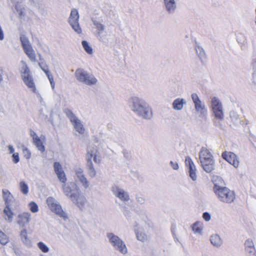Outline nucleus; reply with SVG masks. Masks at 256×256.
<instances>
[{
    "instance_id": "1",
    "label": "nucleus",
    "mask_w": 256,
    "mask_h": 256,
    "mask_svg": "<svg viewBox=\"0 0 256 256\" xmlns=\"http://www.w3.org/2000/svg\"><path fill=\"white\" fill-rule=\"evenodd\" d=\"M63 191L78 208H82L86 202L85 198L80 192L79 188L74 183L71 182L66 185L64 184Z\"/></svg>"
},
{
    "instance_id": "2",
    "label": "nucleus",
    "mask_w": 256,
    "mask_h": 256,
    "mask_svg": "<svg viewBox=\"0 0 256 256\" xmlns=\"http://www.w3.org/2000/svg\"><path fill=\"white\" fill-rule=\"evenodd\" d=\"M213 190L218 200L223 203L232 204L236 200V194L234 191L226 187L220 186L216 184Z\"/></svg>"
},
{
    "instance_id": "3",
    "label": "nucleus",
    "mask_w": 256,
    "mask_h": 256,
    "mask_svg": "<svg viewBox=\"0 0 256 256\" xmlns=\"http://www.w3.org/2000/svg\"><path fill=\"white\" fill-rule=\"evenodd\" d=\"M201 166L206 172H211L214 169V160L212 155L206 148H202L199 153Z\"/></svg>"
},
{
    "instance_id": "4",
    "label": "nucleus",
    "mask_w": 256,
    "mask_h": 256,
    "mask_svg": "<svg viewBox=\"0 0 256 256\" xmlns=\"http://www.w3.org/2000/svg\"><path fill=\"white\" fill-rule=\"evenodd\" d=\"M133 110L146 118H149L152 116L151 109L144 100L138 98H132Z\"/></svg>"
},
{
    "instance_id": "5",
    "label": "nucleus",
    "mask_w": 256,
    "mask_h": 256,
    "mask_svg": "<svg viewBox=\"0 0 256 256\" xmlns=\"http://www.w3.org/2000/svg\"><path fill=\"white\" fill-rule=\"evenodd\" d=\"M75 76L78 80L88 85L94 84L97 82V80L92 75L90 74L82 68L76 70Z\"/></svg>"
},
{
    "instance_id": "6",
    "label": "nucleus",
    "mask_w": 256,
    "mask_h": 256,
    "mask_svg": "<svg viewBox=\"0 0 256 256\" xmlns=\"http://www.w3.org/2000/svg\"><path fill=\"white\" fill-rule=\"evenodd\" d=\"M22 77L24 84L28 87L31 88L34 92H36V88L32 78L30 74V70L26 64L21 70Z\"/></svg>"
},
{
    "instance_id": "7",
    "label": "nucleus",
    "mask_w": 256,
    "mask_h": 256,
    "mask_svg": "<svg viewBox=\"0 0 256 256\" xmlns=\"http://www.w3.org/2000/svg\"><path fill=\"white\" fill-rule=\"evenodd\" d=\"M20 40L24 50L28 58L32 62L36 61V56L34 50L31 44H30L28 38L24 36H20Z\"/></svg>"
},
{
    "instance_id": "8",
    "label": "nucleus",
    "mask_w": 256,
    "mask_h": 256,
    "mask_svg": "<svg viewBox=\"0 0 256 256\" xmlns=\"http://www.w3.org/2000/svg\"><path fill=\"white\" fill-rule=\"evenodd\" d=\"M107 236L109 238L110 242L116 250L124 254L127 252V248L125 244L118 236L112 233H109Z\"/></svg>"
},
{
    "instance_id": "9",
    "label": "nucleus",
    "mask_w": 256,
    "mask_h": 256,
    "mask_svg": "<svg viewBox=\"0 0 256 256\" xmlns=\"http://www.w3.org/2000/svg\"><path fill=\"white\" fill-rule=\"evenodd\" d=\"M46 204L50 209L56 214L62 218H66V214L62 210L61 206L58 204L54 198L48 197L46 199Z\"/></svg>"
},
{
    "instance_id": "10",
    "label": "nucleus",
    "mask_w": 256,
    "mask_h": 256,
    "mask_svg": "<svg viewBox=\"0 0 256 256\" xmlns=\"http://www.w3.org/2000/svg\"><path fill=\"white\" fill-rule=\"evenodd\" d=\"M98 150L94 148L92 150H88V174L90 176L94 177L96 174V172L94 168L92 158L94 157V160L95 162H99L100 160H97Z\"/></svg>"
},
{
    "instance_id": "11",
    "label": "nucleus",
    "mask_w": 256,
    "mask_h": 256,
    "mask_svg": "<svg viewBox=\"0 0 256 256\" xmlns=\"http://www.w3.org/2000/svg\"><path fill=\"white\" fill-rule=\"evenodd\" d=\"M79 15L77 10L72 9L71 10L68 22L73 29L78 34L82 32V30L78 24Z\"/></svg>"
},
{
    "instance_id": "12",
    "label": "nucleus",
    "mask_w": 256,
    "mask_h": 256,
    "mask_svg": "<svg viewBox=\"0 0 256 256\" xmlns=\"http://www.w3.org/2000/svg\"><path fill=\"white\" fill-rule=\"evenodd\" d=\"M212 105L213 112L216 118L222 120L224 118L222 105L220 100L214 97L212 99Z\"/></svg>"
},
{
    "instance_id": "13",
    "label": "nucleus",
    "mask_w": 256,
    "mask_h": 256,
    "mask_svg": "<svg viewBox=\"0 0 256 256\" xmlns=\"http://www.w3.org/2000/svg\"><path fill=\"white\" fill-rule=\"evenodd\" d=\"M222 156L229 164L234 166V167L238 168V166L239 160L237 156L234 153L225 151L222 153Z\"/></svg>"
},
{
    "instance_id": "14",
    "label": "nucleus",
    "mask_w": 256,
    "mask_h": 256,
    "mask_svg": "<svg viewBox=\"0 0 256 256\" xmlns=\"http://www.w3.org/2000/svg\"><path fill=\"white\" fill-rule=\"evenodd\" d=\"M192 98L194 104V107L196 111L200 112L202 116H204L206 112V110L204 105L202 103L201 100L196 94H192Z\"/></svg>"
},
{
    "instance_id": "15",
    "label": "nucleus",
    "mask_w": 256,
    "mask_h": 256,
    "mask_svg": "<svg viewBox=\"0 0 256 256\" xmlns=\"http://www.w3.org/2000/svg\"><path fill=\"white\" fill-rule=\"evenodd\" d=\"M185 163L186 167L188 170L190 176L193 180H196L197 178L196 174V170L192 158L189 156H187L186 158Z\"/></svg>"
},
{
    "instance_id": "16",
    "label": "nucleus",
    "mask_w": 256,
    "mask_h": 256,
    "mask_svg": "<svg viewBox=\"0 0 256 256\" xmlns=\"http://www.w3.org/2000/svg\"><path fill=\"white\" fill-rule=\"evenodd\" d=\"M54 166V171L59 180L65 184L66 181V178L60 164L58 162H55Z\"/></svg>"
},
{
    "instance_id": "17",
    "label": "nucleus",
    "mask_w": 256,
    "mask_h": 256,
    "mask_svg": "<svg viewBox=\"0 0 256 256\" xmlns=\"http://www.w3.org/2000/svg\"><path fill=\"white\" fill-rule=\"evenodd\" d=\"M30 220V214L29 212H23L18 216V223L24 226L28 224Z\"/></svg>"
},
{
    "instance_id": "18",
    "label": "nucleus",
    "mask_w": 256,
    "mask_h": 256,
    "mask_svg": "<svg viewBox=\"0 0 256 256\" xmlns=\"http://www.w3.org/2000/svg\"><path fill=\"white\" fill-rule=\"evenodd\" d=\"M2 198L6 205L11 204L12 202L14 200L12 194L7 189H3L2 190Z\"/></svg>"
},
{
    "instance_id": "19",
    "label": "nucleus",
    "mask_w": 256,
    "mask_h": 256,
    "mask_svg": "<svg viewBox=\"0 0 256 256\" xmlns=\"http://www.w3.org/2000/svg\"><path fill=\"white\" fill-rule=\"evenodd\" d=\"M72 123L76 132L80 134H82L84 132V128L80 120L78 118H73L72 119Z\"/></svg>"
},
{
    "instance_id": "20",
    "label": "nucleus",
    "mask_w": 256,
    "mask_h": 256,
    "mask_svg": "<svg viewBox=\"0 0 256 256\" xmlns=\"http://www.w3.org/2000/svg\"><path fill=\"white\" fill-rule=\"evenodd\" d=\"M32 138L34 140V143L36 146V148L41 152L44 151V146L40 138L38 136H36V133L34 132V134L32 135Z\"/></svg>"
},
{
    "instance_id": "21",
    "label": "nucleus",
    "mask_w": 256,
    "mask_h": 256,
    "mask_svg": "<svg viewBox=\"0 0 256 256\" xmlns=\"http://www.w3.org/2000/svg\"><path fill=\"white\" fill-rule=\"evenodd\" d=\"M246 250L250 254L254 253L253 256H256V252L254 247L253 242L251 240H247L245 243Z\"/></svg>"
},
{
    "instance_id": "22",
    "label": "nucleus",
    "mask_w": 256,
    "mask_h": 256,
    "mask_svg": "<svg viewBox=\"0 0 256 256\" xmlns=\"http://www.w3.org/2000/svg\"><path fill=\"white\" fill-rule=\"evenodd\" d=\"M76 175L82 186L85 188H87L88 186V182L82 174V170H78L76 172Z\"/></svg>"
},
{
    "instance_id": "23",
    "label": "nucleus",
    "mask_w": 256,
    "mask_h": 256,
    "mask_svg": "<svg viewBox=\"0 0 256 256\" xmlns=\"http://www.w3.org/2000/svg\"><path fill=\"white\" fill-rule=\"evenodd\" d=\"M184 104V102L183 99L177 98L173 102V108L175 110H180L182 108Z\"/></svg>"
},
{
    "instance_id": "24",
    "label": "nucleus",
    "mask_w": 256,
    "mask_h": 256,
    "mask_svg": "<svg viewBox=\"0 0 256 256\" xmlns=\"http://www.w3.org/2000/svg\"><path fill=\"white\" fill-rule=\"evenodd\" d=\"M164 2L166 8L169 12L174 10L176 8L174 0H164Z\"/></svg>"
},
{
    "instance_id": "25",
    "label": "nucleus",
    "mask_w": 256,
    "mask_h": 256,
    "mask_svg": "<svg viewBox=\"0 0 256 256\" xmlns=\"http://www.w3.org/2000/svg\"><path fill=\"white\" fill-rule=\"evenodd\" d=\"M192 228L194 232L200 234L202 230V224L200 222H196L192 224Z\"/></svg>"
},
{
    "instance_id": "26",
    "label": "nucleus",
    "mask_w": 256,
    "mask_h": 256,
    "mask_svg": "<svg viewBox=\"0 0 256 256\" xmlns=\"http://www.w3.org/2000/svg\"><path fill=\"white\" fill-rule=\"evenodd\" d=\"M10 204H6V208L4 210V214L8 216V219L11 221L14 214L10 208Z\"/></svg>"
},
{
    "instance_id": "27",
    "label": "nucleus",
    "mask_w": 256,
    "mask_h": 256,
    "mask_svg": "<svg viewBox=\"0 0 256 256\" xmlns=\"http://www.w3.org/2000/svg\"><path fill=\"white\" fill-rule=\"evenodd\" d=\"M116 196L122 200L127 201L129 200L128 194L122 190H119Z\"/></svg>"
},
{
    "instance_id": "28",
    "label": "nucleus",
    "mask_w": 256,
    "mask_h": 256,
    "mask_svg": "<svg viewBox=\"0 0 256 256\" xmlns=\"http://www.w3.org/2000/svg\"><path fill=\"white\" fill-rule=\"evenodd\" d=\"M9 238L3 232H0V243L2 245H6L9 242Z\"/></svg>"
},
{
    "instance_id": "29",
    "label": "nucleus",
    "mask_w": 256,
    "mask_h": 256,
    "mask_svg": "<svg viewBox=\"0 0 256 256\" xmlns=\"http://www.w3.org/2000/svg\"><path fill=\"white\" fill-rule=\"evenodd\" d=\"M20 189L24 194H27L28 192V187L25 182L22 181L20 182Z\"/></svg>"
},
{
    "instance_id": "30",
    "label": "nucleus",
    "mask_w": 256,
    "mask_h": 256,
    "mask_svg": "<svg viewBox=\"0 0 256 256\" xmlns=\"http://www.w3.org/2000/svg\"><path fill=\"white\" fill-rule=\"evenodd\" d=\"M42 69L46 73V76H48L50 80L52 87V88H54V82L52 76L50 74V72L47 68H42Z\"/></svg>"
},
{
    "instance_id": "31",
    "label": "nucleus",
    "mask_w": 256,
    "mask_h": 256,
    "mask_svg": "<svg viewBox=\"0 0 256 256\" xmlns=\"http://www.w3.org/2000/svg\"><path fill=\"white\" fill-rule=\"evenodd\" d=\"M82 46L85 51L88 54H92V48L86 40H83L82 42Z\"/></svg>"
},
{
    "instance_id": "32",
    "label": "nucleus",
    "mask_w": 256,
    "mask_h": 256,
    "mask_svg": "<svg viewBox=\"0 0 256 256\" xmlns=\"http://www.w3.org/2000/svg\"><path fill=\"white\" fill-rule=\"evenodd\" d=\"M210 242L214 246H218L220 244V239L218 236L214 235L211 236Z\"/></svg>"
},
{
    "instance_id": "33",
    "label": "nucleus",
    "mask_w": 256,
    "mask_h": 256,
    "mask_svg": "<svg viewBox=\"0 0 256 256\" xmlns=\"http://www.w3.org/2000/svg\"><path fill=\"white\" fill-rule=\"evenodd\" d=\"M136 238L138 240L144 242L147 240V236L142 232H138L136 234Z\"/></svg>"
},
{
    "instance_id": "34",
    "label": "nucleus",
    "mask_w": 256,
    "mask_h": 256,
    "mask_svg": "<svg viewBox=\"0 0 256 256\" xmlns=\"http://www.w3.org/2000/svg\"><path fill=\"white\" fill-rule=\"evenodd\" d=\"M28 206L30 210L32 212L35 213L38 212V208L37 204L36 202H30L29 203Z\"/></svg>"
},
{
    "instance_id": "35",
    "label": "nucleus",
    "mask_w": 256,
    "mask_h": 256,
    "mask_svg": "<svg viewBox=\"0 0 256 256\" xmlns=\"http://www.w3.org/2000/svg\"><path fill=\"white\" fill-rule=\"evenodd\" d=\"M38 247L43 252H48L49 250L48 247L42 242L38 244Z\"/></svg>"
},
{
    "instance_id": "36",
    "label": "nucleus",
    "mask_w": 256,
    "mask_h": 256,
    "mask_svg": "<svg viewBox=\"0 0 256 256\" xmlns=\"http://www.w3.org/2000/svg\"><path fill=\"white\" fill-rule=\"evenodd\" d=\"M65 113L66 114V116L70 118V122H72V119L74 118H77L74 114L72 113V110H70L67 109L65 110Z\"/></svg>"
},
{
    "instance_id": "37",
    "label": "nucleus",
    "mask_w": 256,
    "mask_h": 256,
    "mask_svg": "<svg viewBox=\"0 0 256 256\" xmlns=\"http://www.w3.org/2000/svg\"><path fill=\"white\" fill-rule=\"evenodd\" d=\"M12 157V161L14 163L16 164L20 161L19 155L18 152L14 153Z\"/></svg>"
},
{
    "instance_id": "38",
    "label": "nucleus",
    "mask_w": 256,
    "mask_h": 256,
    "mask_svg": "<svg viewBox=\"0 0 256 256\" xmlns=\"http://www.w3.org/2000/svg\"><path fill=\"white\" fill-rule=\"evenodd\" d=\"M23 154H24V156L27 159L30 158L31 156V154H30V150L26 148H24L23 149Z\"/></svg>"
},
{
    "instance_id": "39",
    "label": "nucleus",
    "mask_w": 256,
    "mask_h": 256,
    "mask_svg": "<svg viewBox=\"0 0 256 256\" xmlns=\"http://www.w3.org/2000/svg\"><path fill=\"white\" fill-rule=\"evenodd\" d=\"M20 237L22 240H27V232L26 230H22L20 232Z\"/></svg>"
},
{
    "instance_id": "40",
    "label": "nucleus",
    "mask_w": 256,
    "mask_h": 256,
    "mask_svg": "<svg viewBox=\"0 0 256 256\" xmlns=\"http://www.w3.org/2000/svg\"><path fill=\"white\" fill-rule=\"evenodd\" d=\"M202 218L206 221H209L210 219V216L209 214V213H208L207 212H205L203 214Z\"/></svg>"
},
{
    "instance_id": "41",
    "label": "nucleus",
    "mask_w": 256,
    "mask_h": 256,
    "mask_svg": "<svg viewBox=\"0 0 256 256\" xmlns=\"http://www.w3.org/2000/svg\"><path fill=\"white\" fill-rule=\"evenodd\" d=\"M170 164L174 170H178V165L177 162H171Z\"/></svg>"
},
{
    "instance_id": "42",
    "label": "nucleus",
    "mask_w": 256,
    "mask_h": 256,
    "mask_svg": "<svg viewBox=\"0 0 256 256\" xmlns=\"http://www.w3.org/2000/svg\"><path fill=\"white\" fill-rule=\"evenodd\" d=\"M8 148L10 154H14V150L12 146L9 145L8 146Z\"/></svg>"
},
{
    "instance_id": "43",
    "label": "nucleus",
    "mask_w": 256,
    "mask_h": 256,
    "mask_svg": "<svg viewBox=\"0 0 256 256\" xmlns=\"http://www.w3.org/2000/svg\"><path fill=\"white\" fill-rule=\"evenodd\" d=\"M2 80V76L0 74V82Z\"/></svg>"
}]
</instances>
